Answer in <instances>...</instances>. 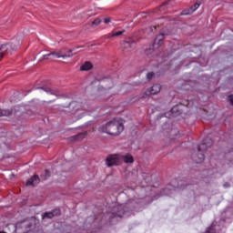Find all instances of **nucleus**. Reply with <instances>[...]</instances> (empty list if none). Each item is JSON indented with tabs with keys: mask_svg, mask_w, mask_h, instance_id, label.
<instances>
[{
	"mask_svg": "<svg viewBox=\"0 0 233 233\" xmlns=\"http://www.w3.org/2000/svg\"><path fill=\"white\" fill-rule=\"evenodd\" d=\"M72 52H74V49H69L67 54H64L61 51L58 52H51L46 55H44L41 58L40 61H44V59H48V57H51V59H54L56 57V59H66V57H72Z\"/></svg>",
	"mask_w": 233,
	"mask_h": 233,
	"instance_id": "nucleus-6",
	"label": "nucleus"
},
{
	"mask_svg": "<svg viewBox=\"0 0 233 233\" xmlns=\"http://www.w3.org/2000/svg\"><path fill=\"white\" fill-rule=\"evenodd\" d=\"M147 81H150V79H152V77H154V72H148L146 76Z\"/></svg>",
	"mask_w": 233,
	"mask_h": 233,
	"instance_id": "nucleus-21",
	"label": "nucleus"
},
{
	"mask_svg": "<svg viewBox=\"0 0 233 233\" xmlns=\"http://www.w3.org/2000/svg\"><path fill=\"white\" fill-rule=\"evenodd\" d=\"M16 38H13L12 42L7 43V44H3L0 46V60L5 57L7 54H11L15 50V46H19L20 43L16 42Z\"/></svg>",
	"mask_w": 233,
	"mask_h": 233,
	"instance_id": "nucleus-5",
	"label": "nucleus"
},
{
	"mask_svg": "<svg viewBox=\"0 0 233 233\" xmlns=\"http://www.w3.org/2000/svg\"><path fill=\"white\" fill-rule=\"evenodd\" d=\"M187 108H190V102H188L187 105H177L173 106L167 113L162 115L161 117H177V116H183V114H187Z\"/></svg>",
	"mask_w": 233,
	"mask_h": 233,
	"instance_id": "nucleus-4",
	"label": "nucleus"
},
{
	"mask_svg": "<svg viewBox=\"0 0 233 233\" xmlns=\"http://www.w3.org/2000/svg\"><path fill=\"white\" fill-rule=\"evenodd\" d=\"M159 92H161V85L155 84L147 89L142 97H147V96H156V94H159Z\"/></svg>",
	"mask_w": 233,
	"mask_h": 233,
	"instance_id": "nucleus-9",
	"label": "nucleus"
},
{
	"mask_svg": "<svg viewBox=\"0 0 233 233\" xmlns=\"http://www.w3.org/2000/svg\"><path fill=\"white\" fill-rule=\"evenodd\" d=\"M98 130L109 136H119L125 130V127L119 123L118 118H113L111 121L100 126Z\"/></svg>",
	"mask_w": 233,
	"mask_h": 233,
	"instance_id": "nucleus-3",
	"label": "nucleus"
},
{
	"mask_svg": "<svg viewBox=\"0 0 233 233\" xmlns=\"http://www.w3.org/2000/svg\"><path fill=\"white\" fill-rule=\"evenodd\" d=\"M210 159L212 160V157H210Z\"/></svg>",
	"mask_w": 233,
	"mask_h": 233,
	"instance_id": "nucleus-28",
	"label": "nucleus"
},
{
	"mask_svg": "<svg viewBox=\"0 0 233 233\" xmlns=\"http://www.w3.org/2000/svg\"><path fill=\"white\" fill-rule=\"evenodd\" d=\"M111 20H112V18H110V17L105 18V19H104V23H105L106 25H108V23H110Z\"/></svg>",
	"mask_w": 233,
	"mask_h": 233,
	"instance_id": "nucleus-23",
	"label": "nucleus"
},
{
	"mask_svg": "<svg viewBox=\"0 0 233 233\" xmlns=\"http://www.w3.org/2000/svg\"><path fill=\"white\" fill-rule=\"evenodd\" d=\"M92 25H95L96 26H98V25H101V18L95 19Z\"/></svg>",
	"mask_w": 233,
	"mask_h": 233,
	"instance_id": "nucleus-20",
	"label": "nucleus"
},
{
	"mask_svg": "<svg viewBox=\"0 0 233 233\" xmlns=\"http://www.w3.org/2000/svg\"><path fill=\"white\" fill-rule=\"evenodd\" d=\"M11 114L12 110L0 108V117H8Z\"/></svg>",
	"mask_w": 233,
	"mask_h": 233,
	"instance_id": "nucleus-16",
	"label": "nucleus"
},
{
	"mask_svg": "<svg viewBox=\"0 0 233 233\" xmlns=\"http://www.w3.org/2000/svg\"><path fill=\"white\" fill-rule=\"evenodd\" d=\"M188 184L185 183V180L175 178L167 186L166 188L162 190V192H160V194H157V190L151 189L150 197L147 196L145 200L147 201V203H151L152 201H156V199H159V198L163 196H172L174 192L185 190Z\"/></svg>",
	"mask_w": 233,
	"mask_h": 233,
	"instance_id": "nucleus-1",
	"label": "nucleus"
},
{
	"mask_svg": "<svg viewBox=\"0 0 233 233\" xmlns=\"http://www.w3.org/2000/svg\"><path fill=\"white\" fill-rule=\"evenodd\" d=\"M223 187H224V188H228V187H230V183L226 182V183H224Z\"/></svg>",
	"mask_w": 233,
	"mask_h": 233,
	"instance_id": "nucleus-24",
	"label": "nucleus"
},
{
	"mask_svg": "<svg viewBox=\"0 0 233 233\" xmlns=\"http://www.w3.org/2000/svg\"><path fill=\"white\" fill-rule=\"evenodd\" d=\"M119 161H123L124 163H134V157L127 154V155H120L118 154Z\"/></svg>",
	"mask_w": 233,
	"mask_h": 233,
	"instance_id": "nucleus-13",
	"label": "nucleus"
},
{
	"mask_svg": "<svg viewBox=\"0 0 233 233\" xmlns=\"http://www.w3.org/2000/svg\"><path fill=\"white\" fill-rule=\"evenodd\" d=\"M106 81H108L109 83H111V82H112V80H110V79H107Z\"/></svg>",
	"mask_w": 233,
	"mask_h": 233,
	"instance_id": "nucleus-26",
	"label": "nucleus"
},
{
	"mask_svg": "<svg viewBox=\"0 0 233 233\" xmlns=\"http://www.w3.org/2000/svg\"><path fill=\"white\" fill-rule=\"evenodd\" d=\"M126 45H127L128 46H130V44H129L128 42H127Z\"/></svg>",
	"mask_w": 233,
	"mask_h": 233,
	"instance_id": "nucleus-25",
	"label": "nucleus"
},
{
	"mask_svg": "<svg viewBox=\"0 0 233 233\" xmlns=\"http://www.w3.org/2000/svg\"><path fill=\"white\" fill-rule=\"evenodd\" d=\"M40 181L41 178H39V176L35 175L27 180L26 185L28 187H35V185H39Z\"/></svg>",
	"mask_w": 233,
	"mask_h": 233,
	"instance_id": "nucleus-12",
	"label": "nucleus"
},
{
	"mask_svg": "<svg viewBox=\"0 0 233 233\" xmlns=\"http://www.w3.org/2000/svg\"><path fill=\"white\" fill-rule=\"evenodd\" d=\"M212 145H214V140H212V138L208 137H204L202 143L198 145V150L193 151L191 155L193 163H203V161H205V152L208 148H210Z\"/></svg>",
	"mask_w": 233,
	"mask_h": 233,
	"instance_id": "nucleus-2",
	"label": "nucleus"
},
{
	"mask_svg": "<svg viewBox=\"0 0 233 233\" xmlns=\"http://www.w3.org/2000/svg\"><path fill=\"white\" fill-rule=\"evenodd\" d=\"M54 216H59V210H54L53 212H46L42 218L43 219H46V218L52 219Z\"/></svg>",
	"mask_w": 233,
	"mask_h": 233,
	"instance_id": "nucleus-14",
	"label": "nucleus"
},
{
	"mask_svg": "<svg viewBox=\"0 0 233 233\" xmlns=\"http://www.w3.org/2000/svg\"><path fill=\"white\" fill-rule=\"evenodd\" d=\"M119 154L109 155L106 158V165H107V167H116L119 165Z\"/></svg>",
	"mask_w": 233,
	"mask_h": 233,
	"instance_id": "nucleus-8",
	"label": "nucleus"
},
{
	"mask_svg": "<svg viewBox=\"0 0 233 233\" xmlns=\"http://www.w3.org/2000/svg\"><path fill=\"white\" fill-rule=\"evenodd\" d=\"M70 105H72L75 108V110L77 112L81 110V103L79 102H72Z\"/></svg>",
	"mask_w": 233,
	"mask_h": 233,
	"instance_id": "nucleus-19",
	"label": "nucleus"
},
{
	"mask_svg": "<svg viewBox=\"0 0 233 233\" xmlns=\"http://www.w3.org/2000/svg\"><path fill=\"white\" fill-rule=\"evenodd\" d=\"M163 41H165V34H158L154 40L153 48H159Z\"/></svg>",
	"mask_w": 233,
	"mask_h": 233,
	"instance_id": "nucleus-11",
	"label": "nucleus"
},
{
	"mask_svg": "<svg viewBox=\"0 0 233 233\" xmlns=\"http://www.w3.org/2000/svg\"><path fill=\"white\" fill-rule=\"evenodd\" d=\"M124 31H117L116 33H112L110 35H107V39H110L111 37H117L119 35H122Z\"/></svg>",
	"mask_w": 233,
	"mask_h": 233,
	"instance_id": "nucleus-18",
	"label": "nucleus"
},
{
	"mask_svg": "<svg viewBox=\"0 0 233 233\" xmlns=\"http://www.w3.org/2000/svg\"><path fill=\"white\" fill-rule=\"evenodd\" d=\"M35 90H44L46 94H50L51 96H59V89L51 88L48 85H41L40 86L35 87Z\"/></svg>",
	"mask_w": 233,
	"mask_h": 233,
	"instance_id": "nucleus-7",
	"label": "nucleus"
},
{
	"mask_svg": "<svg viewBox=\"0 0 233 233\" xmlns=\"http://www.w3.org/2000/svg\"><path fill=\"white\" fill-rule=\"evenodd\" d=\"M228 102L230 103V105L233 106V95H229V96H228Z\"/></svg>",
	"mask_w": 233,
	"mask_h": 233,
	"instance_id": "nucleus-22",
	"label": "nucleus"
},
{
	"mask_svg": "<svg viewBox=\"0 0 233 233\" xmlns=\"http://www.w3.org/2000/svg\"><path fill=\"white\" fill-rule=\"evenodd\" d=\"M48 177H50V171L46 169L45 172L41 175V179H43L44 181H46Z\"/></svg>",
	"mask_w": 233,
	"mask_h": 233,
	"instance_id": "nucleus-17",
	"label": "nucleus"
},
{
	"mask_svg": "<svg viewBox=\"0 0 233 233\" xmlns=\"http://www.w3.org/2000/svg\"><path fill=\"white\" fill-rule=\"evenodd\" d=\"M106 88H110V86H108V87H106Z\"/></svg>",
	"mask_w": 233,
	"mask_h": 233,
	"instance_id": "nucleus-27",
	"label": "nucleus"
},
{
	"mask_svg": "<svg viewBox=\"0 0 233 233\" xmlns=\"http://www.w3.org/2000/svg\"><path fill=\"white\" fill-rule=\"evenodd\" d=\"M92 63L90 62H86L80 66V70L82 72H88V70H92Z\"/></svg>",
	"mask_w": 233,
	"mask_h": 233,
	"instance_id": "nucleus-15",
	"label": "nucleus"
},
{
	"mask_svg": "<svg viewBox=\"0 0 233 233\" xmlns=\"http://www.w3.org/2000/svg\"><path fill=\"white\" fill-rule=\"evenodd\" d=\"M199 6H201V2H197L193 5H191L189 8L184 9L181 12L180 15H192V13L196 12V10L199 8Z\"/></svg>",
	"mask_w": 233,
	"mask_h": 233,
	"instance_id": "nucleus-10",
	"label": "nucleus"
}]
</instances>
